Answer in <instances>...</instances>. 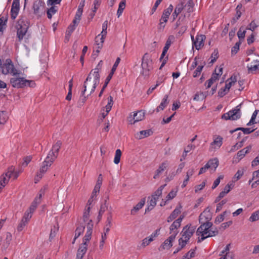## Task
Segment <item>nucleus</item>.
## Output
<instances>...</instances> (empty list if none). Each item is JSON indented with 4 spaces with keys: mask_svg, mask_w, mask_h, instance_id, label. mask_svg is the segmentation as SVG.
Instances as JSON below:
<instances>
[{
    "mask_svg": "<svg viewBox=\"0 0 259 259\" xmlns=\"http://www.w3.org/2000/svg\"><path fill=\"white\" fill-rule=\"evenodd\" d=\"M93 223L92 220H90V222L88 223L87 226V232L85 236L83 238V243H85L88 244V243L90 241L91 239V236L93 232Z\"/></svg>",
    "mask_w": 259,
    "mask_h": 259,
    "instance_id": "13",
    "label": "nucleus"
},
{
    "mask_svg": "<svg viewBox=\"0 0 259 259\" xmlns=\"http://www.w3.org/2000/svg\"><path fill=\"white\" fill-rule=\"evenodd\" d=\"M9 181V178H7L5 175H2L0 177V184L2 186L5 187V186L8 183Z\"/></svg>",
    "mask_w": 259,
    "mask_h": 259,
    "instance_id": "45",
    "label": "nucleus"
},
{
    "mask_svg": "<svg viewBox=\"0 0 259 259\" xmlns=\"http://www.w3.org/2000/svg\"><path fill=\"white\" fill-rule=\"evenodd\" d=\"M120 61V58H119V57L117 58V59H116L114 64H113V66H112V68L111 69V72H110L109 75L106 77L105 81V83H104V84L103 86L102 89L101 91H100V93L99 94V97H101L102 96V94H103L105 89H106V88L107 86V84H108L109 82L110 81V80L112 78V77L113 76V75L114 73V72L116 70V68H117V66H118Z\"/></svg>",
    "mask_w": 259,
    "mask_h": 259,
    "instance_id": "10",
    "label": "nucleus"
},
{
    "mask_svg": "<svg viewBox=\"0 0 259 259\" xmlns=\"http://www.w3.org/2000/svg\"><path fill=\"white\" fill-rule=\"evenodd\" d=\"M121 156V151L120 149H117L115 151V154L114 158V162L117 164L119 163Z\"/></svg>",
    "mask_w": 259,
    "mask_h": 259,
    "instance_id": "39",
    "label": "nucleus"
},
{
    "mask_svg": "<svg viewBox=\"0 0 259 259\" xmlns=\"http://www.w3.org/2000/svg\"><path fill=\"white\" fill-rule=\"evenodd\" d=\"M100 187L95 186L92 194L91 195V199H96L97 194L99 193Z\"/></svg>",
    "mask_w": 259,
    "mask_h": 259,
    "instance_id": "57",
    "label": "nucleus"
},
{
    "mask_svg": "<svg viewBox=\"0 0 259 259\" xmlns=\"http://www.w3.org/2000/svg\"><path fill=\"white\" fill-rule=\"evenodd\" d=\"M168 95H165L160 105L156 108V110L157 112L164 110L169 104V101L168 100Z\"/></svg>",
    "mask_w": 259,
    "mask_h": 259,
    "instance_id": "22",
    "label": "nucleus"
},
{
    "mask_svg": "<svg viewBox=\"0 0 259 259\" xmlns=\"http://www.w3.org/2000/svg\"><path fill=\"white\" fill-rule=\"evenodd\" d=\"M223 139L221 136H214L213 141L210 144V149H217L220 148L223 144Z\"/></svg>",
    "mask_w": 259,
    "mask_h": 259,
    "instance_id": "16",
    "label": "nucleus"
},
{
    "mask_svg": "<svg viewBox=\"0 0 259 259\" xmlns=\"http://www.w3.org/2000/svg\"><path fill=\"white\" fill-rule=\"evenodd\" d=\"M227 202V200L226 199H224L219 203L217 206L216 212L220 211L222 209L223 206L226 204Z\"/></svg>",
    "mask_w": 259,
    "mask_h": 259,
    "instance_id": "63",
    "label": "nucleus"
},
{
    "mask_svg": "<svg viewBox=\"0 0 259 259\" xmlns=\"http://www.w3.org/2000/svg\"><path fill=\"white\" fill-rule=\"evenodd\" d=\"M184 3L183 2H181L179 3L176 7L175 11L177 12V13L180 14L183 10H184Z\"/></svg>",
    "mask_w": 259,
    "mask_h": 259,
    "instance_id": "46",
    "label": "nucleus"
},
{
    "mask_svg": "<svg viewBox=\"0 0 259 259\" xmlns=\"http://www.w3.org/2000/svg\"><path fill=\"white\" fill-rule=\"evenodd\" d=\"M8 119V116L6 111H0V125H4Z\"/></svg>",
    "mask_w": 259,
    "mask_h": 259,
    "instance_id": "34",
    "label": "nucleus"
},
{
    "mask_svg": "<svg viewBox=\"0 0 259 259\" xmlns=\"http://www.w3.org/2000/svg\"><path fill=\"white\" fill-rule=\"evenodd\" d=\"M243 141H241V142L237 143L236 144L232 146L229 151V152H233L235 151L236 150L241 148L243 146Z\"/></svg>",
    "mask_w": 259,
    "mask_h": 259,
    "instance_id": "44",
    "label": "nucleus"
},
{
    "mask_svg": "<svg viewBox=\"0 0 259 259\" xmlns=\"http://www.w3.org/2000/svg\"><path fill=\"white\" fill-rule=\"evenodd\" d=\"M12 236L9 232H7L6 234L5 239L2 244V249L6 250L9 246L12 241Z\"/></svg>",
    "mask_w": 259,
    "mask_h": 259,
    "instance_id": "23",
    "label": "nucleus"
},
{
    "mask_svg": "<svg viewBox=\"0 0 259 259\" xmlns=\"http://www.w3.org/2000/svg\"><path fill=\"white\" fill-rule=\"evenodd\" d=\"M32 213L33 212L27 209L24 213L22 219L28 222L32 217Z\"/></svg>",
    "mask_w": 259,
    "mask_h": 259,
    "instance_id": "47",
    "label": "nucleus"
},
{
    "mask_svg": "<svg viewBox=\"0 0 259 259\" xmlns=\"http://www.w3.org/2000/svg\"><path fill=\"white\" fill-rule=\"evenodd\" d=\"M85 227L84 226H80L77 227L75 231V238H78L79 236L83 233Z\"/></svg>",
    "mask_w": 259,
    "mask_h": 259,
    "instance_id": "41",
    "label": "nucleus"
},
{
    "mask_svg": "<svg viewBox=\"0 0 259 259\" xmlns=\"http://www.w3.org/2000/svg\"><path fill=\"white\" fill-rule=\"evenodd\" d=\"M31 159L32 157L31 156H28L25 157L23 159V161L22 163V166L24 167L26 166L28 164V163L31 161Z\"/></svg>",
    "mask_w": 259,
    "mask_h": 259,
    "instance_id": "64",
    "label": "nucleus"
},
{
    "mask_svg": "<svg viewBox=\"0 0 259 259\" xmlns=\"http://www.w3.org/2000/svg\"><path fill=\"white\" fill-rule=\"evenodd\" d=\"M100 71V70L98 68L96 67L95 69H93L90 72V73H89L87 78H86L84 82L83 90L81 91V96H84V93L87 91V87L88 82L89 81H91V80L92 79V77H91L92 75L93 76L94 80H93V84L92 86V88L90 92V94H91L93 92H94L97 86L98 85V84L99 83V82H100V74H99Z\"/></svg>",
    "mask_w": 259,
    "mask_h": 259,
    "instance_id": "3",
    "label": "nucleus"
},
{
    "mask_svg": "<svg viewBox=\"0 0 259 259\" xmlns=\"http://www.w3.org/2000/svg\"><path fill=\"white\" fill-rule=\"evenodd\" d=\"M169 165V162L167 160H165L162 162L157 170L155 171V175L153 177L154 179H158L160 175L164 171V170L168 167Z\"/></svg>",
    "mask_w": 259,
    "mask_h": 259,
    "instance_id": "18",
    "label": "nucleus"
},
{
    "mask_svg": "<svg viewBox=\"0 0 259 259\" xmlns=\"http://www.w3.org/2000/svg\"><path fill=\"white\" fill-rule=\"evenodd\" d=\"M0 71L4 75L10 74L13 76L19 75L21 73V71L15 67L13 61L10 58L6 59L4 63L0 59Z\"/></svg>",
    "mask_w": 259,
    "mask_h": 259,
    "instance_id": "2",
    "label": "nucleus"
},
{
    "mask_svg": "<svg viewBox=\"0 0 259 259\" xmlns=\"http://www.w3.org/2000/svg\"><path fill=\"white\" fill-rule=\"evenodd\" d=\"M259 220V210L253 212L249 218V221L253 222Z\"/></svg>",
    "mask_w": 259,
    "mask_h": 259,
    "instance_id": "42",
    "label": "nucleus"
},
{
    "mask_svg": "<svg viewBox=\"0 0 259 259\" xmlns=\"http://www.w3.org/2000/svg\"><path fill=\"white\" fill-rule=\"evenodd\" d=\"M152 133V132L150 130L141 131L136 134L135 137L136 139L140 140L149 136Z\"/></svg>",
    "mask_w": 259,
    "mask_h": 259,
    "instance_id": "26",
    "label": "nucleus"
},
{
    "mask_svg": "<svg viewBox=\"0 0 259 259\" xmlns=\"http://www.w3.org/2000/svg\"><path fill=\"white\" fill-rule=\"evenodd\" d=\"M208 168L210 169L211 172H213L215 171L219 165V160L217 158H213L210 159L207 163Z\"/></svg>",
    "mask_w": 259,
    "mask_h": 259,
    "instance_id": "21",
    "label": "nucleus"
},
{
    "mask_svg": "<svg viewBox=\"0 0 259 259\" xmlns=\"http://www.w3.org/2000/svg\"><path fill=\"white\" fill-rule=\"evenodd\" d=\"M91 207L90 206H88L85 208L84 211L83 212V220L84 222H86L90 220H89V216H90V212Z\"/></svg>",
    "mask_w": 259,
    "mask_h": 259,
    "instance_id": "40",
    "label": "nucleus"
},
{
    "mask_svg": "<svg viewBox=\"0 0 259 259\" xmlns=\"http://www.w3.org/2000/svg\"><path fill=\"white\" fill-rule=\"evenodd\" d=\"M55 160V156H54L52 152L48 154L45 161L42 163L39 170L37 172L35 177L34 180L35 183L38 182L42 178L46 172Z\"/></svg>",
    "mask_w": 259,
    "mask_h": 259,
    "instance_id": "4",
    "label": "nucleus"
},
{
    "mask_svg": "<svg viewBox=\"0 0 259 259\" xmlns=\"http://www.w3.org/2000/svg\"><path fill=\"white\" fill-rule=\"evenodd\" d=\"M88 248V244L85 243H82L78 249V251L79 252H82L83 253H85Z\"/></svg>",
    "mask_w": 259,
    "mask_h": 259,
    "instance_id": "52",
    "label": "nucleus"
},
{
    "mask_svg": "<svg viewBox=\"0 0 259 259\" xmlns=\"http://www.w3.org/2000/svg\"><path fill=\"white\" fill-rule=\"evenodd\" d=\"M218 58V52L217 51H214L211 54L210 57L211 60L210 63H213Z\"/></svg>",
    "mask_w": 259,
    "mask_h": 259,
    "instance_id": "61",
    "label": "nucleus"
},
{
    "mask_svg": "<svg viewBox=\"0 0 259 259\" xmlns=\"http://www.w3.org/2000/svg\"><path fill=\"white\" fill-rule=\"evenodd\" d=\"M170 14V13L164 10L160 19L164 21V22H167Z\"/></svg>",
    "mask_w": 259,
    "mask_h": 259,
    "instance_id": "62",
    "label": "nucleus"
},
{
    "mask_svg": "<svg viewBox=\"0 0 259 259\" xmlns=\"http://www.w3.org/2000/svg\"><path fill=\"white\" fill-rule=\"evenodd\" d=\"M57 10L54 6L51 7L47 11V16L49 19H51L52 15L56 13Z\"/></svg>",
    "mask_w": 259,
    "mask_h": 259,
    "instance_id": "51",
    "label": "nucleus"
},
{
    "mask_svg": "<svg viewBox=\"0 0 259 259\" xmlns=\"http://www.w3.org/2000/svg\"><path fill=\"white\" fill-rule=\"evenodd\" d=\"M107 100H108V103L106 105L105 108H106V112H107V114H108L109 111L111 110L112 105L113 104V98L111 96L108 98Z\"/></svg>",
    "mask_w": 259,
    "mask_h": 259,
    "instance_id": "37",
    "label": "nucleus"
},
{
    "mask_svg": "<svg viewBox=\"0 0 259 259\" xmlns=\"http://www.w3.org/2000/svg\"><path fill=\"white\" fill-rule=\"evenodd\" d=\"M211 219V214L210 208L207 207L199 215V221L200 223L210 222Z\"/></svg>",
    "mask_w": 259,
    "mask_h": 259,
    "instance_id": "14",
    "label": "nucleus"
},
{
    "mask_svg": "<svg viewBox=\"0 0 259 259\" xmlns=\"http://www.w3.org/2000/svg\"><path fill=\"white\" fill-rule=\"evenodd\" d=\"M201 224V225L196 231L197 235L201 237L198 239V242L203 241L207 238L213 237L218 234L219 231L217 228L211 229L212 226L211 222H206Z\"/></svg>",
    "mask_w": 259,
    "mask_h": 259,
    "instance_id": "1",
    "label": "nucleus"
},
{
    "mask_svg": "<svg viewBox=\"0 0 259 259\" xmlns=\"http://www.w3.org/2000/svg\"><path fill=\"white\" fill-rule=\"evenodd\" d=\"M29 27L28 22L26 18H20L16 25L17 36L18 41L21 42L23 39Z\"/></svg>",
    "mask_w": 259,
    "mask_h": 259,
    "instance_id": "5",
    "label": "nucleus"
},
{
    "mask_svg": "<svg viewBox=\"0 0 259 259\" xmlns=\"http://www.w3.org/2000/svg\"><path fill=\"white\" fill-rule=\"evenodd\" d=\"M62 143L60 141H58L54 145H53L51 150L50 151L48 154H50L51 152L54 154L55 156V159L58 156V152L60 149Z\"/></svg>",
    "mask_w": 259,
    "mask_h": 259,
    "instance_id": "27",
    "label": "nucleus"
},
{
    "mask_svg": "<svg viewBox=\"0 0 259 259\" xmlns=\"http://www.w3.org/2000/svg\"><path fill=\"white\" fill-rule=\"evenodd\" d=\"M226 213V211H224L223 213L218 215L215 219L214 223L218 224L223 222L224 220V216Z\"/></svg>",
    "mask_w": 259,
    "mask_h": 259,
    "instance_id": "55",
    "label": "nucleus"
},
{
    "mask_svg": "<svg viewBox=\"0 0 259 259\" xmlns=\"http://www.w3.org/2000/svg\"><path fill=\"white\" fill-rule=\"evenodd\" d=\"M19 10L11 7V18L12 20H14L18 16Z\"/></svg>",
    "mask_w": 259,
    "mask_h": 259,
    "instance_id": "48",
    "label": "nucleus"
},
{
    "mask_svg": "<svg viewBox=\"0 0 259 259\" xmlns=\"http://www.w3.org/2000/svg\"><path fill=\"white\" fill-rule=\"evenodd\" d=\"M175 238L174 235H170L160 245L159 250L169 249L172 246V242L175 240Z\"/></svg>",
    "mask_w": 259,
    "mask_h": 259,
    "instance_id": "17",
    "label": "nucleus"
},
{
    "mask_svg": "<svg viewBox=\"0 0 259 259\" xmlns=\"http://www.w3.org/2000/svg\"><path fill=\"white\" fill-rule=\"evenodd\" d=\"M254 130H255L254 129L251 128V127H247V128L238 127L234 130L230 131V132L231 134H232L234 132H236L237 131H241L243 132V134H249L252 133Z\"/></svg>",
    "mask_w": 259,
    "mask_h": 259,
    "instance_id": "30",
    "label": "nucleus"
},
{
    "mask_svg": "<svg viewBox=\"0 0 259 259\" xmlns=\"http://www.w3.org/2000/svg\"><path fill=\"white\" fill-rule=\"evenodd\" d=\"M28 222L26 221L21 219V221L18 224V226L17 227V230L18 231L20 232L23 230L24 227L27 224Z\"/></svg>",
    "mask_w": 259,
    "mask_h": 259,
    "instance_id": "49",
    "label": "nucleus"
},
{
    "mask_svg": "<svg viewBox=\"0 0 259 259\" xmlns=\"http://www.w3.org/2000/svg\"><path fill=\"white\" fill-rule=\"evenodd\" d=\"M203 68V65H199V66H198L196 68V69L194 71V72H193V76L194 77H197L198 76H199L200 75V73H201L202 70Z\"/></svg>",
    "mask_w": 259,
    "mask_h": 259,
    "instance_id": "53",
    "label": "nucleus"
},
{
    "mask_svg": "<svg viewBox=\"0 0 259 259\" xmlns=\"http://www.w3.org/2000/svg\"><path fill=\"white\" fill-rule=\"evenodd\" d=\"M181 210L180 208H176L171 212L170 215L167 218V221L170 222L176 219L178 215L180 213Z\"/></svg>",
    "mask_w": 259,
    "mask_h": 259,
    "instance_id": "31",
    "label": "nucleus"
},
{
    "mask_svg": "<svg viewBox=\"0 0 259 259\" xmlns=\"http://www.w3.org/2000/svg\"><path fill=\"white\" fill-rule=\"evenodd\" d=\"M126 6V1L122 0L118 6V8L117 11V16L119 18L122 14L123 10L125 9Z\"/></svg>",
    "mask_w": 259,
    "mask_h": 259,
    "instance_id": "32",
    "label": "nucleus"
},
{
    "mask_svg": "<svg viewBox=\"0 0 259 259\" xmlns=\"http://www.w3.org/2000/svg\"><path fill=\"white\" fill-rule=\"evenodd\" d=\"M152 60L148 53H145L142 58L141 67L142 69V74L148 76L149 75L150 71L152 69Z\"/></svg>",
    "mask_w": 259,
    "mask_h": 259,
    "instance_id": "8",
    "label": "nucleus"
},
{
    "mask_svg": "<svg viewBox=\"0 0 259 259\" xmlns=\"http://www.w3.org/2000/svg\"><path fill=\"white\" fill-rule=\"evenodd\" d=\"M145 203V199L141 200V201L136 204L135 206L131 210V213L132 215H135L140 209L144 205Z\"/></svg>",
    "mask_w": 259,
    "mask_h": 259,
    "instance_id": "28",
    "label": "nucleus"
},
{
    "mask_svg": "<svg viewBox=\"0 0 259 259\" xmlns=\"http://www.w3.org/2000/svg\"><path fill=\"white\" fill-rule=\"evenodd\" d=\"M41 197H42V193H40L39 194L38 196L36 197L34 200L32 202V203H31L30 206L28 209V210H29V211H30L33 213V212L36 208L37 205L40 203Z\"/></svg>",
    "mask_w": 259,
    "mask_h": 259,
    "instance_id": "25",
    "label": "nucleus"
},
{
    "mask_svg": "<svg viewBox=\"0 0 259 259\" xmlns=\"http://www.w3.org/2000/svg\"><path fill=\"white\" fill-rule=\"evenodd\" d=\"M14 168L13 167H10L6 173L4 174L3 175H5L7 178H9V180L11 178L13 177V175L14 173Z\"/></svg>",
    "mask_w": 259,
    "mask_h": 259,
    "instance_id": "58",
    "label": "nucleus"
},
{
    "mask_svg": "<svg viewBox=\"0 0 259 259\" xmlns=\"http://www.w3.org/2000/svg\"><path fill=\"white\" fill-rule=\"evenodd\" d=\"M160 228L156 229L149 236L144 238L141 243V246L145 247L148 246L151 242H152L155 238H156L159 234Z\"/></svg>",
    "mask_w": 259,
    "mask_h": 259,
    "instance_id": "12",
    "label": "nucleus"
},
{
    "mask_svg": "<svg viewBox=\"0 0 259 259\" xmlns=\"http://www.w3.org/2000/svg\"><path fill=\"white\" fill-rule=\"evenodd\" d=\"M10 83L16 88H22L26 86L34 87L35 85L34 81L26 79L24 77L12 78L10 79Z\"/></svg>",
    "mask_w": 259,
    "mask_h": 259,
    "instance_id": "7",
    "label": "nucleus"
},
{
    "mask_svg": "<svg viewBox=\"0 0 259 259\" xmlns=\"http://www.w3.org/2000/svg\"><path fill=\"white\" fill-rule=\"evenodd\" d=\"M244 172L242 170H238L237 172L235 174L233 179L234 181H237L239 180L241 177L243 176Z\"/></svg>",
    "mask_w": 259,
    "mask_h": 259,
    "instance_id": "59",
    "label": "nucleus"
},
{
    "mask_svg": "<svg viewBox=\"0 0 259 259\" xmlns=\"http://www.w3.org/2000/svg\"><path fill=\"white\" fill-rule=\"evenodd\" d=\"M44 8V3L40 1H36L34 2L33 6L34 13L35 15L40 16L43 13Z\"/></svg>",
    "mask_w": 259,
    "mask_h": 259,
    "instance_id": "15",
    "label": "nucleus"
},
{
    "mask_svg": "<svg viewBox=\"0 0 259 259\" xmlns=\"http://www.w3.org/2000/svg\"><path fill=\"white\" fill-rule=\"evenodd\" d=\"M205 185H206V182L205 181H203L200 184L196 186L195 187V193H197L199 191H200L201 190H202L204 188V187H205Z\"/></svg>",
    "mask_w": 259,
    "mask_h": 259,
    "instance_id": "60",
    "label": "nucleus"
},
{
    "mask_svg": "<svg viewBox=\"0 0 259 259\" xmlns=\"http://www.w3.org/2000/svg\"><path fill=\"white\" fill-rule=\"evenodd\" d=\"M248 70L249 73H253L256 71L259 70V63L255 62L254 63H251L247 66Z\"/></svg>",
    "mask_w": 259,
    "mask_h": 259,
    "instance_id": "33",
    "label": "nucleus"
},
{
    "mask_svg": "<svg viewBox=\"0 0 259 259\" xmlns=\"http://www.w3.org/2000/svg\"><path fill=\"white\" fill-rule=\"evenodd\" d=\"M205 38L204 35H197L193 42V48L195 47L197 50H199L203 45V41Z\"/></svg>",
    "mask_w": 259,
    "mask_h": 259,
    "instance_id": "20",
    "label": "nucleus"
},
{
    "mask_svg": "<svg viewBox=\"0 0 259 259\" xmlns=\"http://www.w3.org/2000/svg\"><path fill=\"white\" fill-rule=\"evenodd\" d=\"M183 218L181 216L175 221L169 227V233L171 234L170 235H174L175 238L179 233L178 229L180 227Z\"/></svg>",
    "mask_w": 259,
    "mask_h": 259,
    "instance_id": "11",
    "label": "nucleus"
},
{
    "mask_svg": "<svg viewBox=\"0 0 259 259\" xmlns=\"http://www.w3.org/2000/svg\"><path fill=\"white\" fill-rule=\"evenodd\" d=\"M240 106V105H239L235 109L224 113L222 115V118L225 120H237L240 118L241 116Z\"/></svg>",
    "mask_w": 259,
    "mask_h": 259,
    "instance_id": "9",
    "label": "nucleus"
},
{
    "mask_svg": "<svg viewBox=\"0 0 259 259\" xmlns=\"http://www.w3.org/2000/svg\"><path fill=\"white\" fill-rule=\"evenodd\" d=\"M171 44V40L170 39V37H169L167 39L166 43L165 44V46L164 47V48L163 49V51H162V54L161 55L160 58V60H162L163 59V58L165 56V54H166L168 50L169 49Z\"/></svg>",
    "mask_w": 259,
    "mask_h": 259,
    "instance_id": "29",
    "label": "nucleus"
},
{
    "mask_svg": "<svg viewBox=\"0 0 259 259\" xmlns=\"http://www.w3.org/2000/svg\"><path fill=\"white\" fill-rule=\"evenodd\" d=\"M194 3L193 0H188L186 4L184 3V18L186 17L187 15H190L194 10Z\"/></svg>",
    "mask_w": 259,
    "mask_h": 259,
    "instance_id": "19",
    "label": "nucleus"
},
{
    "mask_svg": "<svg viewBox=\"0 0 259 259\" xmlns=\"http://www.w3.org/2000/svg\"><path fill=\"white\" fill-rule=\"evenodd\" d=\"M7 21V18L4 16H0V32L2 33L4 32V25H6V22Z\"/></svg>",
    "mask_w": 259,
    "mask_h": 259,
    "instance_id": "43",
    "label": "nucleus"
},
{
    "mask_svg": "<svg viewBox=\"0 0 259 259\" xmlns=\"http://www.w3.org/2000/svg\"><path fill=\"white\" fill-rule=\"evenodd\" d=\"M108 209V205L107 204V201H105V203L101 205L100 209L99 212V219H101L103 214Z\"/></svg>",
    "mask_w": 259,
    "mask_h": 259,
    "instance_id": "38",
    "label": "nucleus"
},
{
    "mask_svg": "<svg viewBox=\"0 0 259 259\" xmlns=\"http://www.w3.org/2000/svg\"><path fill=\"white\" fill-rule=\"evenodd\" d=\"M196 247L194 249H191L187 253L185 254L183 256V259H191L194 257L195 254Z\"/></svg>",
    "mask_w": 259,
    "mask_h": 259,
    "instance_id": "36",
    "label": "nucleus"
},
{
    "mask_svg": "<svg viewBox=\"0 0 259 259\" xmlns=\"http://www.w3.org/2000/svg\"><path fill=\"white\" fill-rule=\"evenodd\" d=\"M224 178V176L223 175H220L218 177V178L214 181L213 185L212 186V189H214L217 186L220 184L221 180H222Z\"/></svg>",
    "mask_w": 259,
    "mask_h": 259,
    "instance_id": "56",
    "label": "nucleus"
},
{
    "mask_svg": "<svg viewBox=\"0 0 259 259\" xmlns=\"http://www.w3.org/2000/svg\"><path fill=\"white\" fill-rule=\"evenodd\" d=\"M177 191L175 190H172L167 195L166 197V201H168L172 199L175 198L177 195Z\"/></svg>",
    "mask_w": 259,
    "mask_h": 259,
    "instance_id": "54",
    "label": "nucleus"
},
{
    "mask_svg": "<svg viewBox=\"0 0 259 259\" xmlns=\"http://www.w3.org/2000/svg\"><path fill=\"white\" fill-rule=\"evenodd\" d=\"M196 228L191 225H187L183 228L181 232L182 237L179 239L181 241V244L186 245L195 232Z\"/></svg>",
    "mask_w": 259,
    "mask_h": 259,
    "instance_id": "6",
    "label": "nucleus"
},
{
    "mask_svg": "<svg viewBox=\"0 0 259 259\" xmlns=\"http://www.w3.org/2000/svg\"><path fill=\"white\" fill-rule=\"evenodd\" d=\"M222 73L223 68H220L218 73L216 72V70H215L214 72L212 73L210 79L215 82L216 80L219 79V77L222 74Z\"/></svg>",
    "mask_w": 259,
    "mask_h": 259,
    "instance_id": "35",
    "label": "nucleus"
},
{
    "mask_svg": "<svg viewBox=\"0 0 259 259\" xmlns=\"http://www.w3.org/2000/svg\"><path fill=\"white\" fill-rule=\"evenodd\" d=\"M144 118V113L142 111H139L136 113H134L133 118L130 121L131 124H134L135 122L143 120Z\"/></svg>",
    "mask_w": 259,
    "mask_h": 259,
    "instance_id": "24",
    "label": "nucleus"
},
{
    "mask_svg": "<svg viewBox=\"0 0 259 259\" xmlns=\"http://www.w3.org/2000/svg\"><path fill=\"white\" fill-rule=\"evenodd\" d=\"M231 244H227L226 247L224 248V249L220 252L219 255L222 256V255H226L228 256L229 250L230 248Z\"/></svg>",
    "mask_w": 259,
    "mask_h": 259,
    "instance_id": "50",
    "label": "nucleus"
}]
</instances>
